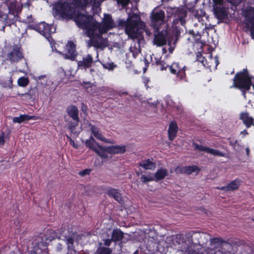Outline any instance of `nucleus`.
Masks as SVG:
<instances>
[{
	"mask_svg": "<svg viewBox=\"0 0 254 254\" xmlns=\"http://www.w3.org/2000/svg\"><path fill=\"white\" fill-rule=\"evenodd\" d=\"M132 15H129L127 20L119 19L117 23L115 22L110 14H105L102 23H98L96 21L94 37L92 38L93 46L96 49L103 50L108 46V42L107 38L102 37V34L106 33L109 30L118 26L125 27L128 23L129 18Z\"/></svg>",
	"mask_w": 254,
	"mask_h": 254,
	"instance_id": "f257e3e1",
	"label": "nucleus"
},
{
	"mask_svg": "<svg viewBox=\"0 0 254 254\" xmlns=\"http://www.w3.org/2000/svg\"><path fill=\"white\" fill-rule=\"evenodd\" d=\"M144 22L140 19V16L133 13L129 18L128 23L127 24L125 32L128 37L137 43L134 46L130 47L129 51L132 53L133 56H135L140 52V46H144L145 40L142 36Z\"/></svg>",
	"mask_w": 254,
	"mask_h": 254,
	"instance_id": "f03ea898",
	"label": "nucleus"
},
{
	"mask_svg": "<svg viewBox=\"0 0 254 254\" xmlns=\"http://www.w3.org/2000/svg\"><path fill=\"white\" fill-rule=\"evenodd\" d=\"M90 0H66L64 3H58L53 8L55 16L59 15L63 18H71L75 15V8H81L84 10L89 4Z\"/></svg>",
	"mask_w": 254,
	"mask_h": 254,
	"instance_id": "7ed1b4c3",
	"label": "nucleus"
},
{
	"mask_svg": "<svg viewBox=\"0 0 254 254\" xmlns=\"http://www.w3.org/2000/svg\"><path fill=\"white\" fill-rule=\"evenodd\" d=\"M75 21L79 27L85 29V33L90 39L87 41V46H93L92 38L94 37L96 21L90 16L78 13L75 17Z\"/></svg>",
	"mask_w": 254,
	"mask_h": 254,
	"instance_id": "20e7f679",
	"label": "nucleus"
},
{
	"mask_svg": "<svg viewBox=\"0 0 254 254\" xmlns=\"http://www.w3.org/2000/svg\"><path fill=\"white\" fill-rule=\"evenodd\" d=\"M214 5L213 6V10L215 16L219 20H222L227 18L228 14V9L223 4V0H213ZM228 2L230 3V9L234 11L233 13V17L236 18L238 15V11L237 10V5L238 2L237 0H227Z\"/></svg>",
	"mask_w": 254,
	"mask_h": 254,
	"instance_id": "39448f33",
	"label": "nucleus"
},
{
	"mask_svg": "<svg viewBox=\"0 0 254 254\" xmlns=\"http://www.w3.org/2000/svg\"><path fill=\"white\" fill-rule=\"evenodd\" d=\"M156 33L154 34V39L153 43L154 45H156L157 46L161 47L165 45L167 43L168 45L170 46L169 51L170 53H172L174 49V47H172V38L171 37L170 33L168 32L167 29L162 30L161 31L156 32Z\"/></svg>",
	"mask_w": 254,
	"mask_h": 254,
	"instance_id": "423d86ee",
	"label": "nucleus"
},
{
	"mask_svg": "<svg viewBox=\"0 0 254 254\" xmlns=\"http://www.w3.org/2000/svg\"><path fill=\"white\" fill-rule=\"evenodd\" d=\"M187 237L190 239L191 243L204 247L210 239V234L202 232H190L187 234Z\"/></svg>",
	"mask_w": 254,
	"mask_h": 254,
	"instance_id": "0eeeda50",
	"label": "nucleus"
},
{
	"mask_svg": "<svg viewBox=\"0 0 254 254\" xmlns=\"http://www.w3.org/2000/svg\"><path fill=\"white\" fill-rule=\"evenodd\" d=\"M151 26L156 32L159 30L160 27L165 22V14L163 10L155 8L150 15Z\"/></svg>",
	"mask_w": 254,
	"mask_h": 254,
	"instance_id": "6e6552de",
	"label": "nucleus"
},
{
	"mask_svg": "<svg viewBox=\"0 0 254 254\" xmlns=\"http://www.w3.org/2000/svg\"><path fill=\"white\" fill-rule=\"evenodd\" d=\"M34 29L43 35L49 41L51 38V34L54 33L56 29L52 25H49L45 22H41L34 27Z\"/></svg>",
	"mask_w": 254,
	"mask_h": 254,
	"instance_id": "1a4fd4ad",
	"label": "nucleus"
},
{
	"mask_svg": "<svg viewBox=\"0 0 254 254\" xmlns=\"http://www.w3.org/2000/svg\"><path fill=\"white\" fill-rule=\"evenodd\" d=\"M7 4L8 11L17 14L23 6H28L29 4V0H15Z\"/></svg>",
	"mask_w": 254,
	"mask_h": 254,
	"instance_id": "9d476101",
	"label": "nucleus"
},
{
	"mask_svg": "<svg viewBox=\"0 0 254 254\" xmlns=\"http://www.w3.org/2000/svg\"><path fill=\"white\" fill-rule=\"evenodd\" d=\"M246 27L254 24V7L249 6L241 9Z\"/></svg>",
	"mask_w": 254,
	"mask_h": 254,
	"instance_id": "9b49d317",
	"label": "nucleus"
},
{
	"mask_svg": "<svg viewBox=\"0 0 254 254\" xmlns=\"http://www.w3.org/2000/svg\"><path fill=\"white\" fill-rule=\"evenodd\" d=\"M252 77L251 76H242L239 73V89L248 91L251 86H253Z\"/></svg>",
	"mask_w": 254,
	"mask_h": 254,
	"instance_id": "f8f14e48",
	"label": "nucleus"
},
{
	"mask_svg": "<svg viewBox=\"0 0 254 254\" xmlns=\"http://www.w3.org/2000/svg\"><path fill=\"white\" fill-rule=\"evenodd\" d=\"M192 145L195 150H197L199 151L206 152L208 153L212 154L215 156H224V154L219 150H215L214 149H211V148H208V147H207L205 146H203L202 145H198L195 143H193L192 144Z\"/></svg>",
	"mask_w": 254,
	"mask_h": 254,
	"instance_id": "ddd939ff",
	"label": "nucleus"
},
{
	"mask_svg": "<svg viewBox=\"0 0 254 254\" xmlns=\"http://www.w3.org/2000/svg\"><path fill=\"white\" fill-rule=\"evenodd\" d=\"M7 57L11 62H17L23 58V55L19 48L15 45L13 47L12 51L8 54Z\"/></svg>",
	"mask_w": 254,
	"mask_h": 254,
	"instance_id": "4468645a",
	"label": "nucleus"
},
{
	"mask_svg": "<svg viewBox=\"0 0 254 254\" xmlns=\"http://www.w3.org/2000/svg\"><path fill=\"white\" fill-rule=\"evenodd\" d=\"M187 15V12L184 9H175V17L176 18L173 21V24L176 25L180 22L182 25H184L186 23L185 18Z\"/></svg>",
	"mask_w": 254,
	"mask_h": 254,
	"instance_id": "2eb2a0df",
	"label": "nucleus"
},
{
	"mask_svg": "<svg viewBox=\"0 0 254 254\" xmlns=\"http://www.w3.org/2000/svg\"><path fill=\"white\" fill-rule=\"evenodd\" d=\"M169 67L171 72L172 73L177 74L178 75V76H179L181 79H183L184 77L185 76V66H184L183 67H181L180 66L178 63H174Z\"/></svg>",
	"mask_w": 254,
	"mask_h": 254,
	"instance_id": "dca6fc26",
	"label": "nucleus"
},
{
	"mask_svg": "<svg viewBox=\"0 0 254 254\" xmlns=\"http://www.w3.org/2000/svg\"><path fill=\"white\" fill-rule=\"evenodd\" d=\"M67 50L68 51V54H63L64 58L66 59H70L72 61L75 60L77 55L75 50V45L73 42H68L66 45Z\"/></svg>",
	"mask_w": 254,
	"mask_h": 254,
	"instance_id": "f3484780",
	"label": "nucleus"
},
{
	"mask_svg": "<svg viewBox=\"0 0 254 254\" xmlns=\"http://www.w3.org/2000/svg\"><path fill=\"white\" fill-rule=\"evenodd\" d=\"M37 94V89L35 87L31 88L29 91L24 94H18L22 97V99L29 103L33 102Z\"/></svg>",
	"mask_w": 254,
	"mask_h": 254,
	"instance_id": "a211bd4d",
	"label": "nucleus"
},
{
	"mask_svg": "<svg viewBox=\"0 0 254 254\" xmlns=\"http://www.w3.org/2000/svg\"><path fill=\"white\" fill-rule=\"evenodd\" d=\"M77 236L76 233H72L63 236L64 240L65 242L68 251H74V247L73 246L74 239Z\"/></svg>",
	"mask_w": 254,
	"mask_h": 254,
	"instance_id": "6ab92c4d",
	"label": "nucleus"
},
{
	"mask_svg": "<svg viewBox=\"0 0 254 254\" xmlns=\"http://www.w3.org/2000/svg\"><path fill=\"white\" fill-rule=\"evenodd\" d=\"M17 14L8 11L4 17V26L2 27L4 29L5 26H11L14 24L17 20Z\"/></svg>",
	"mask_w": 254,
	"mask_h": 254,
	"instance_id": "aec40b11",
	"label": "nucleus"
},
{
	"mask_svg": "<svg viewBox=\"0 0 254 254\" xmlns=\"http://www.w3.org/2000/svg\"><path fill=\"white\" fill-rule=\"evenodd\" d=\"M93 63V58L90 55H88L85 57L83 58L82 61L78 62V66L81 69H87L91 66V64Z\"/></svg>",
	"mask_w": 254,
	"mask_h": 254,
	"instance_id": "412c9836",
	"label": "nucleus"
},
{
	"mask_svg": "<svg viewBox=\"0 0 254 254\" xmlns=\"http://www.w3.org/2000/svg\"><path fill=\"white\" fill-rule=\"evenodd\" d=\"M107 193L109 196L113 197L115 200L120 203H122L123 202L122 194L118 190L110 188L108 190Z\"/></svg>",
	"mask_w": 254,
	"mask_h": 254,
	"instance_id": "4be33fe9",
	"label": "nucleus"
},
{
	"mask_svg": "<svg viewBox=\"0 0 254 254\" xmlns=\"http://www.w3.org/2000/svg\"><path fill=\"white\" fill-rule=\"evenodd\" d=\"M178 127L175 122H172L169 125L168 130L169 138L172 141L174 139L177 135Z\"/></svg>",
	"mask_w": 254,
	"mask_h": 254,
	"instance_id": "5701e85b",
	"label": "nucleus"
},
{
	"mask_svg": "<svg viewBox=\"0 0 254 254\" xmlns=\"http://www.w3.org/2000/svg\"><path fill=\"white\" fill-rule=\"evenodd\" d=\"M108 153L112 154H123L126 151V147L125 145L118 146L114 145L109 146L108 148Z\"/></svg>",
	"mask_w": 254,
	"mask_h": 254,
	"instance_id": "b1692460",
	"label": "nucleus"
},
{
	"mask_svg": "<svg viewBox=\"0 0 254 254\" xmlns=\"http://www.w3.org/2000/svg\"><path fill=\"white\" fill-rule=\"evenodd\" d=\"M68 115L71 117L74 121H79L78 117V110L75 106H70L66 109Z\"/></svg>",
	"mask_w": 254,
	"mask_h": 254,
	"instance_id": "393cba45",
	"label": "nucleus"
},
{
	"mask_svg": "<svg viewBox=\"0 0 254 254\" xmlns=\"http://www.w3.org/2000/svg\"><path fill=\"white\" fill-rule=\"evenodd\" d=\"M240 119L243 121L247 128L250 127L253 124V118L250 117L248 113H242L240 115Z\"/></svg>",
	"mask_w": 254,
	"mask_h": 254,
	"instance_id": "a878e982",
	"label": "nucleus"
},
{
	"mask_svg": "<svg viewBox=\"0 0 254 254\" xmlns=\"http://www.w3.org/2000/svg\"><path fill=\"white\" fill-rule=\"evenodd\" d=\"M91 130L94 136L97 138L108 143H114L113 141H110L105 138L101 133L99 132L98 128L94 126H92L91 127Z\"/></svg>",
	"mask_w": 254,
	"mask_h": 254,
	"instance_id": "bb28decb",
	"label": "nucleus"
},
{
	"mask_svg": "<svg viewBox=\"0 0 254 254\" xmlns=\"http://www.w3.org/2000/svg\"><path fill=\"white\" fill-rule=\"evenodd\" d=\"M209 240H210V245L212 247V248H209L210 250L219 248L221 244L225 243V241L220 238H214L211 239V237L210 236V239ZM208 251H209V250H207L208 253Z\"/></svg>",
	"mask_w": 254,
	"mask_h": 254,
	"instance_id": "cd10ccee",
	"label": "nucleus"
},
{
	"mask_svg": "<svg viewBox=\"0 0 254 254\" xmlns=\"http://www.w3.org/2000/svg\"><path fill=\"white\" fill-rule=\"evenodd\" d=\"M109 147H103L101 145H99L98 148L95 151V152L100 157L104 159H107L108 156L107 153H108Z\"/></svg>",
	"mask_w": 254,
	"mask_h": 254,
	"instance_id": "c85d7f7f",
	"label": "nucleus"
},
{
	"mask_svg": "<svg viewBox=\"0 0 254 254\" xmlns=\"http://www.w3.org/2000/svg\"><path fill=\"white\" fill-rule=\"evenodd\" d=\"M139 166L141 167L146 170H153L156 167V164L154 162L151 161L150 159H147L140 162L139 164Z\"/></svg>",
	"mask_w": 254,
	"mask_h": 254,
	"instance_id": "c756f323",
	"label": "nucleus"
},
{
	"mask_svg": "<svg viewBox=\"0 0 254 254\" xmlns=\"http://www.w3.org/2000/svg\"><path fill=\"white\" fill-rule=\"evenodd\" d=\"M124 237L123 232L119 229H114L112 232V240L113 241H120L122 240Z\"/></svg>",
	"mask_w": 254,
	"mask_h": 254,
	"instance_id": "7c9ffc66",
	"label": "nucleus"
},
{
	"mask_svg": "<svg viewBox=\"0 0 254 254\" xmlns=\"http://www.w3.org/2000/svg\"><path fill=\"white\" fill-rule=\"evenodd\" d=\"M238 188V185L237 183V181L236 180L232 181L227 186L223 187H218L217 189L223 190L225 191H231L237 190Z\"/></svg>",
	"mask_w": 254,
	"mask_h": 254,
	"instance_id": "2f4dec72",
	"label": "nucleus"
},
{
	"mask_svg": "<svg viewBox=\"0 0 254 254\" xmlns=\"http://www.w3.org/2000/svg\"><path fill=\"white\" fill-rule=\"evenodd\" d=\"M33 119H35V116L22 115L18 117H14L13 118V122L14 123H21L23 121H28Z\"/></svg>",
	"mask_w": 254,
	"mask_h": 254,
	"instance_id": "473e14b6",
	"label": "nucleus"
},
{
	"mask_svg": "<svg viewBox=\"0 0 254 254\" xmlns=\"http://www.w3.org/2000/svg\"><path fill=\"white\" fill-rule=\"evenodd\" d=\"M85 145L94 151L96 150L99 145L93 137H91L89 139L86 140Z\"/></svg>",
	"mask_w": 254,
	"mask_h": 254,
	"instance_id": "72a5a7b5",
	"label": "nucleus"
},
{
	"mask_svg": "<svg viewBox=\"0 0 254 254\" xmlns=\"http://www.w3.org/2000/svg\"><path fill=\"white\" fill-rule=\"evenodd\" d=\"M99 247L95 254H111L112 251L111 249L103 246L101 243H99Z\"/></svg>",
	"mask_w": 254,
	"mask_h": 254,
	"instance_id": "f704fd0d",
	"label": "nucleus"
},
{
	"mask_svg": "<svg viewBox=\"0 0 254 254\" xmlns=\"http://www.w3.org/2000/svg\"><path fill=\"white\" fill-rule=\"evenodd\" d=\"M167 175V170L165 169L161 168L155 173V177L157 180H161Z\"/></svg>",
	"mask_w": 254,
	"mask_h": 254,
	"instance_id": "c9c22d12",
	"label": "nucleus"
},
{
	"mask_svg": "<svg viewBox=\"0 0 254 254\" xmlns=\"http://www.w3.org/2000/svg\"><path fill=\"white\" fill-rule=\"evenodd\" d=\"M79 121H74L73 122H69L67 128L70 131L71 133L78 135V132L75 130L76 127L78 126Z\"/></svg>",
	"mask_w": 254,
	"mask_h": 254,
	"instance_id": "e433bc0d",
	"label": "nucleus"
},
{
	"mask_svg": "<svg viewBox=\"0 0 254 254\" xmlns=\"http://www.w3.org/2000/svg\"><path fill=\"white\" fill-rule=\"evenodd\" d=\"M199 170H200L198 169V168L196 166H195V165L185 166L184 174H186L187 175H190L196 171H199Z\"/></svg>",
	"mask_w": 254,
	"mask_h": 254,
	"instance_id": "4c0bfd02",
	"label": "nucleus"
},
{
	"mask_svg": "<svg viewBox=\"0 0 254 254\" xmlns=\"http://www.w3.org/2000/svg\"><path fill=\"white\" fill-rule=\"evenodd\" d=\"M7 11V2H4L0 6V18H4Z\"/></svg>",
	"mask_w": 254,
	"mask_h": 254,
	"instance_id": "58836bf2",
	"label": "nucleus"
},
{
	"mask_svg": "<svg viewBox=\"0 0 254 254\" xmlns=\"http://www.w3.org/2000/svg\"><path fill=\"white\" fill-rule=\"evenodd\" d=\"M141 180L142 182L144 184H145L148 182H150V181H153L154 180V178L152 176H151L150 175H142L141 176Z\"/></svg>",
	"mask_w": 254,
	"mask_h": 254,
	"instance_id": "ea45409f",
	"label": "nucleus"
},
{
	"mask_svg": "<svg viewBox=\"0 0 254 254\" xmlns=\"http://www.w3.org/2000/svg\"><path fill=\"white\" fill-rule=\"evenodd\" d=\"M29 83L28 79L25 77H20L18 80V84L21 86H26Z\"/></svg>",
	"mask_w": 254,
	"mask_h": 254,
	"instance_id": "a19ab883",
	"label": "nucleus"
},
{
	"mask_svg": "<svg viewBox=\"0 0 254 254\" xmlns=\"http://www.w3.org/2000/svg\"><path fill=\"white\" fill-rule=\"evenodd\" d=\"M183 242V239L182 236L181 235H177L176 236L175 238L173 239V244L174 246L177 244H180L181 243Z\"/></svg>",
	"mask_w": 254,
	"mask_h": 254,
	"instance_id": "79ce46f5",
	"label": "nucleus"
},
{
	"mask_svg": "<svg viewBox=\"0 0 254 254\" xmlns=\"http://www.w3.org/2000/svg\"><path fill=\"white\" fill-rule=\"evenodd\" d=\"M103 66L105 68L110 70H113L115 67H116V65L113 63H108L103 64Z\"/></svg>",
	"mask_w": 254,
	"mask_h": 254,
	"instance_id": "37998d69",
	"label": "nucleus"
},
{
	"mask_svg": "<svg viewBox=\"0 0 254 254\" xmlns=\"http://www.w3.org/2000/svg\"><path fill=\"white\" fill-rule=\"evenodd\" d=\"M210 250L209 247L207 248L205 250V252L206 254H204L203 253H198L196 252L195 250H194L193 249H189L188 251H187V254H208V253H207V250Z\"/></svg>",
	"mask_w": 254,
	"mask_h": 254,
	"instance_id": "c03bdc74",
	"label": "nucleus"
},
{
	"mask_svg": "<svg viewBox=\"0 0 254 254\" xmlns=\"http://www.w3.org/2000/svg\"><path fill=\"white\" fill-rule=\"evenodd\" d=\"M248 29L250 30L252 38L254 40V24L246 27Z\"/></svg>",
	"mask_w": 254,
	"mask_h": 254,
	"instance_id": "a18cd8bd",
	"label": "nucleus"
},
{
	"mask_svg": "<svg viewBox=\"0 0 254 254\" xmlns=\"http://www.w3.org/2000/svg\"><path fill=\"white\" fill-rule=\"evenodd\" d=\"M188 33L192 35L193 37H197V36L199 37V38L200 37V34L198 31H194L193 30H189Z\"/></svg>",
	"mask_w": 254,
	"mask_h": 254,
	"instance_id": "49530a36",
	"label": "nucleus"
},
{
	"mask_svg": "<svg viewBox=\"0 0 254 254\" xmlns=\"http://www.w3.org/2000/svg\"><path fill=\"white\" fill-rule=\"evenodd\" d=\"M232 87L238 88V73L235 74V77L233 79V84Z\"/></svg>",
	"mask_w": 254,
	"mask_h": 254,
	"instance_id": "de8ad7c7",
	"label": "nucleus"
},
{
	"mask_svg": "<svg viewBox=\"0 0 254 254\" xmlns=\"http://www.w3.org/2000/svg\"><path fill=\"white\" fill-rule=\"evenodd\" d=\"M118 4H121L123 6H125L128 4L130 0H117Z\"/></svg>",
	"mask_w": 254,
	"mask_h": 254,
	"instance_id": "09e8293b",
	"label": "nucleus"
},
{
	"mask_svg": "<svg viewBox=\"0 0 254 254\" xmlns=\"http://www.w3.org/2000/svg\"><path fill=\"white\" fill-rule=\"evenodd\" d=\"M184 169H185V166L184 167L178 166L175 169V171L177 174H184Z\"/></svg>",
	"mask_w": 254,
	"mask_h": 254,
	"instance_id": "8fccbe9b",
	"label": "nucleus"
},
{
	"mask_svg": "<svg viewBox=\"0 0 254 254\" xmlns=\"http://www.w3.org/2000/svg\"><path fill=\"white\" fill-rule=\"evenodd\" d=\"M91 172L90 169H85L79 172V175L81 176H84L86 175H89Z\"/></svg>",
	"mask_w": 254,
	"mask_h": 254,
	"instance_id": "3c124183",
	"label": "nucleus"
},
{
	"mask_svg": "<svg viewBox=\"0 0 254 254\" xmlns=\"http://www.w3.org/2000/svg\"><path fill=\"white\" fill-rule=\"evenodd\" d=\"M64 249V248L60 243L58 244L56 246V250L58 253H60Z\"/></svg>",
	"mask_w": 254,
	"mask_h": 254,
	"instance_id": "603ef678",
	"label": "nucleus"
},
{
	"mask_svg": "<svg viewBox=\"0 0 254 254\" xmlns=\"http://www.w3.org/2000/svg\"><path fill=\"white\" fill-rule=\"evenodd\" d=\"M66 137L67 139L70 141V143L71 145L73 146V147L75 148H78V145L76 144L74 141L71 139L70 137H69L68 135H66Z\"/></svg>",
	"mask_w": 254,
	"mask_h": 254,
	"instance_id": "864d4df0",
	"label": "nucleus"
},
{
	"mask_svg": "<svg viewBox=\"0 0 254 254\" xmlns=\"http://www.w3.org/2000/svg\"><path fill=\"white\" fill-rule=\"evenodd\" d=\"M180 31L179 30L176 29L175 31V40L173 42V45H175L177 42L179 37H180Z\"/></svg>",
	"mask_w": 254,
	"mask_h": 254,
	"instance_id": "5fc2aeb1",
	"label": "nucleus"
},
{
	"mask_svg": "<svg viewBox=\"0 0 254 254\" xmlns=\"http://www.w3.org/2000/svg\"><path fill=\"white\" fill-rule=\"evenodd\" d=\"M83 86L86 88H91L93 84L90 82H83L82 83Z\"/></svg>",
	"mask_w": 254,
	"mask_h": 254,
	"instance_id": "6e6d98bb",
	"label": "nucleus"
},
{
	"mask_svg": "<svg viewBox=\"0 0 254 254\" xmlns=\"http://www.w3.org/2000/svg\"><path fill=\"white\" fill-rule=\"evenodd\" d=\"M241 76H250L249 74L248 69L247 68L244 69L242 71L239 72Z\"/></svg>",
	"mask_w": 254,
	"mask_h": 254,
	"instance_id": "4d7b16f0",
	"label": "nucleus"
},
{
	"mask_svg": "<svg viewBox=\"0 0 254 254\" xmlns=\"http://www.w3.org/2000/svg\"><path fill=\"white\" fill-rule=\"evenodd\" d=\"M104 245L106 246H110L111 244V242L112 241H113V240L111 239H106V240H104Z\"/></svg>",
	"mask_w": 254,
	"mask_h": 254,
	"instance_id": "13d9d810",
	"label": "nucleus"
},
{
	"mask_svg": "<svg viewBox=\"0 0 254 254\" xmlns=\"http://www.w3.org/2000/svg\"><path fill=\"white\" fill-rule=\"evenodd\" d=\"M16 210L13 209L12 211H10L9 210H8L7 212V214L8 216H10V217H13L16 214Z\"/></svg>",
	"mask_w": 254,
	"mask_h": 254,
	"instance_id": "bf43d9fd",
	"label": "nucleus"
},
{
	"mask_svg": "<svg viewBox=\"0 0 254 254\" xmlns=\"http://www.w3.org/2000/svg\"><path fill=\"white\" fill-rule=\"evenodd\" d=\"M155 63L157 65H159V64L161 65V70H163L165 69V67L164 66V64H163V63H164L163 61H156L155 62Z\"/></svg>",
	"mask_w": 254,
	"mask_h": 254,
	"instance_id": "052dcab7",
	"label": "nucleus"
},
{
	"mask_svg": "<svg viewBox=\"0 0 254 254\" xmlns=\"http://www.w3.org/2000/svg\"><path fill=\"white\" fill-rule=\"evenodd\" d=\"M205 29L206 30V31H207V30H214V26L211 24H209L208 26H205Z\"/></svg>",
	"mask_w": 254,
	"mask_h": 254,
	"instance_id": "680f3d73",
	"label": "nucleus"
},
{
	"mask_svg": "<svg viewBox=\"0 0 254 254\" xmlns=\"http://www.w3.org/2000/svg\"><path fill=\"white\" fill-rule=\"evenodd\" d=\"M4 143V134L0 135V144H3Z\"/></svg>",
	"mask_w": 254,
	"mask_h": 254,
	"instance_id": "e2e57ef3",
	"label": "nucleus"
},
{
	"mask_svg": "<svg viewBox=\"0 0 254 254\" xmlns=\"http://www.w3.org/2000/svg\"><path fill=\"white\" fill-rule=\"evenodd\" d=\"M245 150H246L247 157L248 158H249V156H250V149L249 147H247L246 148Z\"/></svg>",
	"mask_w": 254,
	"mask_h": 254,
	"instance_id": "0e129e2a",
	"label": "nucleus"
},
{
	"mask_svg": "<svg viewBox=\"0 0 254 254\" xmlns=\"http://www.w3.org/2000/svg\"><path fill=\"white\" fill-rule=\"evenodd\" d=\"M143 29H144V30H143V31H145V32H146V34H147V35L150 36V35L151 34V33L150 31H148V30H147L145 29V26L144 27ZM143 32H144V31H143Z\"/></svg>",
	"mask_w": 254,
	"mask_h": 254,
	"instance_id": "69168bd1",
	"label": "nucleus"
},
{
	"mask_svg": "<svg viewBox=\"0 0 254 254\" xmlns=\"http://www.w3.org/2000/svg\"><path fill=\"white\" fill-rule=\"evenodd\" d=\"M240 134H242V135H245L246 134H248V131L246 130H244L241 131Z\"/></svg>",
	"mask_w": 254,
	"mask_h": 254,
	"instance_id": "338daca9",
	"label": "nucleus"
},
{
	"mask_svg": "<svg viewBox=\"0 0 254 254\" xmlns=\"http://www.w3.org/2000/svg\"><path fill=\"white\" fill-rule=\"evenodd\" d=\"M250 0H239V4L243 2H249Z\"/></svg>",
	"mask_w": 254,
	"mask_h": 254,
	"instance_id": "774afa93",
	"label": "nucleus"
}]
</instances>
